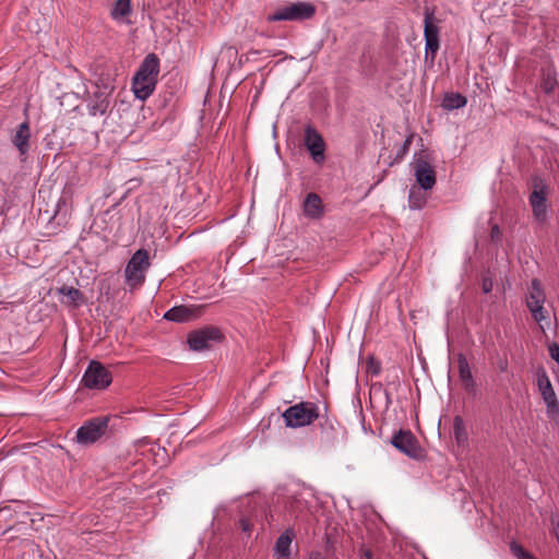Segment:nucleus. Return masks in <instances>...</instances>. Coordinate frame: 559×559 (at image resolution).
I'll return each mask as SVG.
<instances>
[{"label":"nucleus","mask_w":559,"mask_h":559,"mask_svg":"<svg viewBox=\"0 0 559 559\" xmlns=\"http://www.w3.org/2000/svg\"><path fill=\"white\" fill-rule=\"evenodd\" d=\"M159 73V59L155 53H148L141 62L132 79V91L136 98L147 99L156 88Z\"/></svg>","instance_id":"1"},{"label":"nucleus","mask_w":559,"mask_h":559,"mask_svg":"<svg viewBox=\"0 0 559 559\" xmlns=\"http://www.w3.org/2000/svg\"><path fill=\"white\" fill-rule=\"evenodd\" d=\"M320 416L319 407L312 402H300L283 413L287 427L299 428L312 424Z\"/></svg>","instance_id":"2"},{"label":"nucleus","mask_w":559,"mask_h":559,"mask_svg":"<svg viewBox=\"0 0 559 559\" xmlns=\"http://www.w3.org/2000/svg\"><path fill=\"white\" fill-rule=\"evenodd\" d=\"M536 376L538 391L543 397L544 403L546 404L547 417L551 421L559 425V401L549 380V377L543 367L537 369Z\"/></svg>","instance_id":"3"},{"label":"nucleus","mask_w":559,"mask_h":559,"mask_svg":"<svg viewBox=\"0 0 559 559\" xmlns=\"http://www.w3.org/2000/svg\"><path fill=\"white\" fill-rule=\"evenodd\" d=\"M316 7L310 2L297 1L277 9L267 16V21H306L316 14Z\"/></svg>","instance_id":"4"},{"label":"nucleus","mask_w":559,"mask_h":559,"mask_svg":"<svg viewBox=\"0 0 559 559\" xmlns=\"http://www.w3.org/2000/svg\"><path fill=\"white\" fill-rule=\"evenodd\" d=\"M150 266L148 252L145 249L136 250L129 260L124 273L128 284L133 288L141 286L145 281L144 272Z\"/></svg>","instance_id":"5"},{"label":"nucleus","mask_w":559,"mask_h":559,"mask_svg":"<svg viewBox=\"0 0 559 559\" xmlns=\"http://www.w3.org/2000/svg\"><path fill=\"white\" fill-rule=\"evenodd\" d=\"M223 338L224 335L217 326L207 325L189 333L187 343L191 350L201 352L211 348L215 343H221Z\"/></svg>","instance_id":"6"},{"label":"nucleus","mask_w":559,"mask_h":559,"mask_svg":"<svg viewBox=\"0 0 559 559\" xmlns=\"http://www.w3.org/2000/svg\"><path fill=\"white\" fill-rule=\"evenodd\" d=\"M390 443L413 460L419 461L425 457V450L411 430L400 429L391 437Z\"/></svg>","instance_id":"7"},{"label":"nucleus","mask_w":559,"mask_h":559,"mask_svg":"<svg viewBox=\"0 0 559 559\" xmlns=\"http://www.w3.org/2000/svg\"><path fill=\"white\" fill-rule=\"evenodd\" d=\"M439 20L435 15V9L429 7L424 11V37L426 58L430 55L431 60L435 59L439 49Z\"/></svg>","instance_id":"8"},{"label":"nucleus","mask_w":559,"mask_h":559,"mask_svg":"<svg viewBox=\"0 0 559 559\" xmlns=\"http://www.w3.org/2000/svg\"><path fill=\"white\" fill-rule=\"evenodd\" d=\"M112 376L99 361L92 360L82 378V383L91 390H104L110 385Z\"/></svg>","instance_id":"9"},{"label":"nucleus","mask_w":559,"mask_h":559,"mask_svg":"<svg viewBox=\"0 0 559 559\" xmlns=\"http://www.w3.org/2000/svg\"><path fill=\"white\" fill-rule=\"evenodd\" d=\"M108 417H96L85 423L76 431L78 442L83 445L96 442L105 435L108 428Z\"/></svg>","instance_id":"10"},{"label":"nucleus","mask_w":559,"mask_h":559,"mask_svg":"<svg viewBox=\"0 0 559 559\" xmlns=\"http://www.w3.org/2000/svg\"><path fill=\"white\" fill-rule=\"evenodd\" d=\"M547 185L542 179L535 178L534 189L530 194V204L534 218L540 223L545 222L547 217Z\"/></svg>","instance_id":"11"},{"label":"nucleus","mask_w":559,"mask_h":559,"mask_svg":"<svg viewBox=\"0 0 559 559\" xmlns=\"http://www.w3.org/2000/svg\"><path fill=\"white\" fill-rule=\"evenodd\" d=\"M304 143L313 162L322 164L325 159V143L322 135L311 124H307L305 128Z\"/></svg>","instance_id":"12"},{"label":"nucleus","mask_w":559,"mask_h":559,"mask_svg":"<svg viewBox=\"0 0 559 559\" xmlns=\"http://www.w3.org/2000/svg\"><path fill=\"white\" fill-rule=\"evenodd\" d=\"M414 175L417 183L424 190H431L437 182L436 170L424 156H419L414 162Z\"/></svg>","instance_id":"13"},{"label":"nucleus","mask_w":559,"mask_h":559,"mask_svg":"<svg viewBox=\"0 0 559 559\" xmlns=\"http://www.w3.org/2000/svg\"><path fill=\"white\" fill-rule=\"evenodd\" d=\"M111 91L107 87L97 86L96 91L90 96L87 100V111L90 116H103L107 112L110 106Z\"/></svg>","instance_id":"14"},{"label":"nucleus","mask_w":559,"mask_h":559,"mask_svg":"<svg viewBox=\"0 0 559 559\" xmlns=\"http://www.w3.org/2000/svg\"><path fill=\"white\" fill-rule=\"evenodd\" d=\"M203 311L201 306H176L165 312L164 318L174 322H188L198 319Z\"/></svg>","instance_id":"15"},{"label":"nucleus","mask_w":559,"mask_h":559,"mask_svg":"<svg viewBox=\"0 0 559 559\" xmlns=\"http://www.w3.org/2000/svg\"><path fill=\"white\" fill-rule=\"evenodd\" d=\"M11 142L19 151L20 156L27 155L31 148V127L27 120L16 127Z\"/></svg>","instance_id":"16"},{"label":"nucleus","mask_w":559,"mask_h":559,"mask_svg":"<svg viewBox=\"0 0 559 559\" xmlns=\"http://www.w3.org/2000/svg\"><path fill=\"white\" fill-rule=\"evenodd\" d=\"M457 367H459V377L463 383L464 390L468 394H476V381L473 377L469 364L467 361L466 356L463 353L457 354L456 356Z\"/></svg>","instance_id":"17"},{"label":"nucleus","mask_w":559,"mask_h":559,"mask_svg":"<svg viewBox=\"0 0 559 559\" xmlns=\"http://www.w3.org/2000/svg\"><path fill=\"white\" fill-rule=\"evenodd\" d=\"M546 301V294L542 287V283L537 278H533L531 286L528 287V294L526 296V306L531 311L532 308L543 306Z\"/></svg>","instance_id":"18"},{"label":"nucleus","mask_w":559,"mask_h":559,"mask_svg":"<svg viewBox=\"0 0 559 559\" xmlns=\"http://www.w3.org/2000/svg\"><path fill=\"white\" fill-rule=\"evenodd\" d=\"M302 206L305 215L310 218H319L323 214L322 200L317 193H308Z\"/></svg>","instance_id":"19"},{"label":"nucleus","mask_w":559,"mask_h":559,"mask_svg":"<svg viewBox=\"0 0 559 559\" xmlns=\"http://www.w3.org/2000/svg\"><path fill=\"white\" fill-rule=\"evenodd\" d=\"M58 293L66 297L62 302L69 307H79L84 304V295L78 288L64 285L58 289Z\"/></svg>","instance_id":"20"},{"label":"nucleus","mask_w":559,"mask_h":559,"mask_svg":"<svg viewBox=\"0 0 559 559\" xmlns=\"http://www.w3.org/2000/svg\"><path fill=\"white\" fill-rule=\"evenodd\" d=\"M294 537L295 533L290 528L286 530L283 534H281L275 543V552L282 557L288 558L290 555V545Z\"/></svg>","instance_id":"21"},{"label":"nucleus","mask_w":559,"mask_h":559,"mask_svg":"<svg viewBox=\"0 0 559 559\" xmlns=\"http://www.w3.org/2000/svg\"><path fill=\"white\" fill-rule=\"evenodd\" d=\"M467 103L465 96L460 93H447L444 95L442 106L447 110L463 108Z\"/></svg>","instance_id":"22"},{"label":"nucleus","mask_w":559,"mask_h":559,"mask_svg":"<svg viewBox=\"0 0 559 559\" xmlns=\"http://www.w3.org/2000/svg\"><path fill=\"white\" fill-rule=\"evenodd\" d=\"M131 13V0H116L114 3L111 10H110V16L116 20L120 21L123 17L128 16Z\"/></svg>","instance_id":"23"},{"label":"nucleus","mask_w":559,"mask_h":559,"mask_svg":"<svg viewBox=\"0 0 559 559\" xmlns=\"http://www.w3.org/2000/svg\"><path fill=\"white\" fill-rule=\"evenodd\" d=\"M453 432L457 443H464L467 440V433L465 430L464 421L462 417L455 416L453 420Z\"/></svg>","instance_id":"24"},{"label":"nucleus","mask_w":559,"mask_h":559,"mask_svg":"<svg viewBox=\"0 0 559 559\" xmlns=\"http://www.w3.org/2000/svg\"><path fill=\"white\" fill-rule=\"evenodd\" d=\"M510 550L518 559H536L533 555H531L520 544L515 542H512L510 544Z\"/></svg>","instance_id":"25"},{"label":"nucleus","mask_w":559,"mask_h":559,"mask_svg":"<svg viewBox=\"0 0 559 559\" xmlns=\"http://www.w3.org/2000/svg\"><path fill=\"white\" fill-rule=\"evenodd\" d=\"M412 141H413V135H408L405 141L403 142V144L400 146V148L397 150L396 152V155H395V158L394 160L395 162H400L401 159L404 158V156L407 154L409 147H411V144H412Z\"/></svg>","instance_id":"26"},{"label":"nucleus","mask_w":559,"mask_h":559,"mask_svg":"<svg viewBox=\"0 0 559 559\" xmlns=\"http://www.w3.org/2000/svg\"><path fill=\"white\" fill-rule=\"evenodd\" d=\"M530 312H531L533 319L539 323L547 320L549 317L548 311L545 309L544 305L536 307L534 309L532 308V310Z\"/></svg>","instance_id":"27"},{"label":"nucleus","mask_w":559,"mask_h":559,"mask_svg":"<svg viewBox=\"0 0 559 559\" xmlns=\"http://www.w3.org/2000/svg\"><path fill=\"white\" fill-rule=\"evenodd\" d=\"M367 372L371 376H378L381 372V364L373 357H370L366 364Z\"/></svg>","instance_id":"28"},{"label":"nucleus","mask_w":559,"mask_h":559,"mask_svg":"<svg viewBox=\"0 0 559 559\" xmlns=\"http://www.w3.org/2000/svg\"><path fill=\"white\" fill-rule=\"evenodd\" d=\"M426 200L421 197H417L415 191L409 193V207L413 210H420L425 205Z\"/></svg>","instance_id":"29"},{"label":"nucleus","mask_w":559,"mask_h":559,"mask_svg":"<svg viewBox=\"0 0 559 559\" xmlns=\"http://www.w3.org/2000/svg\"><path fill=\"white\" fill-rule=\"evenodd\" d=\"M493 282L489 276H483L481 290L484 294H489L492 290Z\"/></svg>","instance_id":"30"},{"label":"nucleus","mask_w":559,"mask_h":559,"mask_svg":"<svg viewBox=\"0 0 559 559\" xmlns=\"http://www.w3.org/2000/svg\"><path fill=\"white\" fill-rule=\"evenodd\" d=\"M549 356L554 359L559 366V345L557 343H552L548 346Z\"/></svg>","instance_id":"31"},{"label":"nucleus","mask_w":559,"mask_h":559,"mask_svg":"<svg viewBox=\"0 0 559 559\" xmlns=\"http://www.w3.org/2000/svg\"><path fill=\"white\" fill-rule=\"evenodd\" d=\"M550 522L552 525V533L556 539L559 542V514H552L550 518Z\"/></svg>","instance_id":"32"},{"label":"nucleus","mask_w":559,"mask_h":559,"mask_svg":"<svg viewBox=\"0 0 559 559\" xmlns=\"http://www.w3.org/2000/svg\"><path fill=\"white\" fill-rule=\"evenodd\" d=\"M555 84V80L548 76L547 79L544 80L542 88L545 93L550 94L554 91Z\"/></svg>","instance_id":"33"},{"label":"nucleus","mask_w":559,"mask_h":559,"mask_svg":"<svg viewBox=\"0 0 559 559\" xmlns=\"http://www.w3.org/2000/svg\"><path fill=\"white\" fill-rule=\"evenodd\" d=\"M239 526L245 533H250L253 527L251 521L248 518H241L239 520Z\"/></svg>","instance_id":"34"},{"label":"nucleus","mask_w":559,"mask_h":559,"mask_svg":"<svg viewBox=\"0 0 559 559\" xmlns=\"http://www.w3.org/2000/svg\"><path fill=\"white\" fill-rule=\"evenodd\" d=\"M490 239L493 241V242H499L501 240V230H500V227L495 224L492 227H491V230H490Z\"/></svg>","instance_id":"35"},{"label":"nucleus","mask_w":559,"mask_h":559,"mask_svg":"<svg viewBox=\"0 0 559 559\" xmlns=\"http://www.w3.org/2000/svg\"><path fill=\"white\" fill-rule=\"evenodd\" d=\"M359 555L364 556L366 559H373L372 551L366 548L364 545L359 549Z\"/></svg>","instance_id":"36"}]
</instances>
